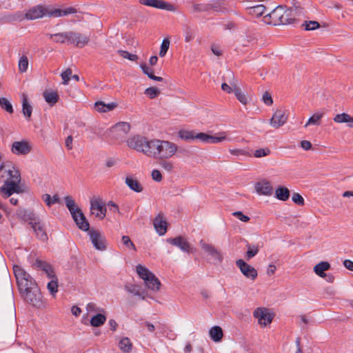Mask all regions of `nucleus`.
I'll use <instances>...</instances> for the list:
<instances>
[{"instance_id":"nucleus-1","label":"nucleus","mask_w":353,"mask_h":353,"mask_svg":"<svg viewBox=\"0 0 353 353\" xmlns=\"http://www.w3.org/2000/svg\"><path fill=\"white\" fill-rule=\"evenodd\" d=\"M21 173L19 168L12 162L3 163L0 165V182L3 185L0 187V195L8 199L14 193H20Z\"/></svg>"},{"instance_id":"nucleus-2","label":"nucleus","mask_w":353,"mask_h":353,"mask_svg":"<svg viewBox=\"0 0 353 353\" xmlns=\"http://www.w3.org/2000/svg\"><path fill=\"white\" fill-rule=\"evenodd\" d=\"M178 146L172 142L152 139L149 157L158 159H170L176 154Z\"/></svg>"},{"instance_id":"nucleus-3","label":"nucleus","mask_w":353,"mask_h":353,"mask_svg":"<svg viewBox=\"0 0 353 353\" xmlns=\"http://www.w3.org/2000/svg\"><path fill=\"white\" fill-rule=\"evenodd\" d=\"M65 205L70 211L71 216L77 227L83 231H88L90 224L81 210L77 205L74 200L70 196L64 197Z\"/></svg>"},{"instance_id":"nucleus-4","label":"nucleus","mask_w":353,"mask_h":353,"mask_svg":"<svg viewBox=\"0 0 353 353\" xmlns=\"http://www.w3.org/2000/svg\"><path fill=\"white\" fill-rule=\"evenodd\" d=\"M139 276L144 281L145 286L153 292H158L160 289L161 282L157 277L147 268L139 264L136 267Z\"/></svg>"},{"instance_id":"nucleus-5","label":"nucleus","mask_w":353,"mask_h":353,"mask_svg":"<svg viewBox=\"0 0 353 353\" xmlns=\"http://www.w3.org/2000/svg\"><path fill=\"white\" fill-rule=\"evenodd\" d=\"M13 271L20 293L30 290L32 284H37L34 279L20 266L14 265Z\"/></svg>"},{"instance_id":"nucleus-6","label":"nucleus","mask_w":353,"mask_h":353,"mask_svg":"<svg viewBox=\"0 0 353 353\" xmlns=\"http://www.w3.org/2000/svg\"><path fill=\"white\" fill-rule=\"evenodd\" d=\"M128 145L139 152H143L149 157L150 151V140L145 137L137 135L131 137L128 141Z\"/></svg>"},{"instance_id":"nucleus-7","label":"nucleus","mask_w":353,"mask_h":353,"mask_svg":"<svg viewBox=\"0 0 353 353\" xmlns=\"http://www.w3.org/2000/svg\"><path fill=\"white\" fill-rule=\"evenodd\" d=\"M32 286L33 287L30 288V290L21 292V294L27 303L32 306L39 307L42 305L41 293L37 284L33 283Z\"/></svg>"},{"instance_id":"nucleus-8","label":"nucleus","mask_w":353,"mask_h":353,"mask_svg":"<svg viewBox=\"0 0 353 353\" xmlns=\"http://www.w3.org/2000/svg\"><path fill=\"white\" fill-rule=\"evenodd\" d=\"M253 316L261 327H266L272 323L274 314L267 307H259L253 312Z\"/></svg>"},{"instance_id":"nucleus-9","label":"nucleus","mask_w":353,"mask_h":353,"mask_svg":"<svg viewBox=\"0 0 353 353\" xmlns=\"http://www.w3.org/2000/svg\"><path fill=\"white\" fill-rule=\"evenodd\" d=\"M87 232L94 248L97 250L104 251L106 249V239L103 232L93 228Z\"/></svg>"},{"instance_id":"nucleus-10","label":"nucleus","mask_w":353,"mask_h":353,"mask_svg":"<svg viewBox=\"0 0 353 353\" xmlns=\"http://www.w3.org/2000/svg\"><path fill=\"white\" fill-rule=\"evenodd\" d=\"M199 245L202 250L211 256L214 263H221L223 261V256L213 245L208 243L203 239L199 241Z\"/></svg>"},{"instance_id":"nucleus-11","label":"nucleus","mask_w":353,"mask_h":353,"mask_svg":"<svg viewBox=\"0 0 353 353\" xmlns=\"http://www.w3.org/2000/svg\"><path fill=\"white\" fill-rule=\"evenodd\" d=\"M285 13V7L279 6L271 12L264 16V21L273 26H279L282 21L281 18Z\"/></svg>"},{"instance_id":"nucleus-12","label":"nucleus","mask_w":353,"mask_h":353,"mask_svg":"<svg viewBox=\"0 0 353 353\" xmlns=\"http://www.w3.org/2000/svg\"><path fill=\"white\" fill-rule=\"evenodd\" d=\"M90 212L99 219L105 216L106 208L101 199L93 198L90 200Z\"/></svg>"},{"instance_id":"nucleus-13","label":"nucleus","mask_w":353,"mask_h":353,"mask_svg":"<svg viewBox=\"0 0 353 353\" xmlns=\"http://www.w3.org/2000/svg\"><path fill=\"white\" fill-rule=\"evenodd\" d=\"M10 150L16 155H26L32 150V145L27 140L16 141L12 143Z\"/></svg>"},{"instance_id":"nucleus-14","label":"nucleus","mask_w":353,"mask_h":353,"mask_svg":"<svg viewBox=\"0 0 353 353\" xmlns=\"http://www.w3.org/2000/svg\"><path fill=\"white\" fill-rule=\"evenodd\" d=\"M130 125L127 122H119L110 129V136L119 139L124 137L130 131Z\"/></svg>"},{"instance_id":"nucleus-15","label":"nucleus","mask_w":353,"mask_h":353,"mask_svg":"<svg viewBox=\"0 0 353 353\" xmlns=\"http://www.w3.org/2000/svg\"><path fill=\"white\" fill-rule=\"evenodd\" d=\"M236 265L240 269L241 273L248 279L254 280L257 277L256 270L243 259L237 260Z\"/></svg>"},{"instance_id":"nucleus-16","label":"nucleus","mask_w":353,"mask_h":353,"mask_svg":"<svg viewBox=\"0 0 353 353\" xmlns=\"http://www.w3.org/2000/svg\"><path fill=\"white\" fill-rule=\"evenodd\" d=\"M33 266L38 270L43 272L48 279L57 276L52 265L45 261L37 259L34 262Z\"/></svg>"},{"instance_id":"nucleus-17","label":"nucleus","mask_w":353,"mask_h":353,"mask_svg":"<svg viewBox=\"0 0 353 353\" xmlns=\"http://www.w3.org/2000/svg\"><path fill=\"white\" fill-rule=\"evenodd\" d=\"M141 4L161 10L174 11V6L162 0H139Z\"/></svg>"},{"instance_id":"nucleus-18","label":"nucleus","mask_w":353,"mask_h":353,"mask_svg":"<svg viewBox=\"0 0 353 353\" xmlns=\"http://www.w3.org/2000/svg\"><path fill=\"white\" fill-rule=\"evenodd\" d=\"M288 120V116L285 110L279 109L276 110L270 120V125L274 128H279L283 126Z\"/></svg>"},{"instance_id":"nucleus-19","label":"nucleus","mask_w":353,"mask_h":353,"mask_svg":"<svg viewBox=\"0 0 353 353\" xmlns=\"http://www.w3.org/2000/svg\"><path fill=\"white\" fill-rule=\"evenodd\" d=\"M48 8L42 6H37L28 10L25 14V19L34 20L47 16Z\"/></svg>"},{"instance_id":"nucleus-20","label":"nucleus","mask_w":353,"mask_h":353,"mask_svg":"<svg viewBox=\"0 0 353 353\" xmlns=\"http://www.w3.org/2000/svg\"><path fill=\"white\" fill-rule=\"evenodd\" d=\"M69 40L70 44H75L78 48H83L88 44L90 37L85 34L70 31V39Z\"/></svg>"},{"instance_id":"nucleus-21","label":"nucleus","mask_w":353,"mask_h":353,"mask_svg":"<svg viewBox=\"0 0 353 353\" xmlns=\"http://www.w3.org/2000/svg\"><path fill=\"white\" fill-rule=\"evenodd\" d=\"M167 241L172 245L179 248L183 252L188 253L192 252L190 243L183 236H180L173 239H168Z\"/></svg>"},{"instance_id":"nucleus-22","label":"nucleus","mask_w":353,"mask_h":353,"mask_svg":"<svg viewBox=\"0 0 353 353\" xmlns=\"http://www.w3.org/2000/svg\"><path fill=\"white\" fill-rule=\"evenodd\" d=\"M256 192L261 195L270 196L273 192L271 183L268 180H263L256 183Z\"/></svg>"},{"instance_id":"nucleus-23","label":"nucleus","mask_w":353,"mask_h":353,"mask_svg":"<svg viewBox=\"0 0 353 353\" xmlns=\"http://www.w3.org/2000/svg\"><path fill=\"white\" fill-rule=\"evenodd\" d=\"M154 227L157 232L160 235H164L167 232V222L161 214H158L153 221Z\"/></svg>"},{"instance_id":"nucleus-24","label":"nucleus","mask_w":353,"mask_h":353,"mask_svg":"<svg viewBox=\"0 0 353 353\" xmlns=\"http://www.w3.org/2000/svg\"><path fill=\"white\" fill-rule=\"evenodd\" d=\"M77 12V10L72 7H68L65 9H48L47 16L52 17H64L70 14H74Z\"/></svg>"},{"instance_id":"nucleus-25","label":"nucleus","mask_w":353,"mask_h":353,"mask_svg":"<svg viewBox=\"0 0 353 353\" xmlns=\"http://www.w3.org/2000/svg\"><path fill=\"white\" fill-rule=\"evenodd\" d=\"M54 42L70 44V32H59L48 34Z\"/></svg>"},{"instance_id":"nucleus-26","label":"nucleus","mask_w":353,"mask_h":353,"mask_svg":"<svg viewBox=\"0 0 353 353\" xmlns=\"http://www.w3.org/2000/svg\"><path fill=\"white\" fill-rule=\"evenodd\" d=\"M18 216L23 221L28 222L31 225L38 220L36 214L32 210H21L18 212Z\"/></svg>"},{"instance_id":"nucleus-27","label":"nucleus","mask_w":353,"mask_h":353,"mask_svg":"<svg viewBox=\"0 0 353 353\" xmlns=\"http://www.w3.org/2000/svg\"><path fill=\"white\" fill-rule=\"evenodd\" d=\"M117 107V103L112 102L105 103L103 101H97L94 103V108L99 112H107L114 110Z\"/></svg>"},{"instance_id":"nucleus-28","label":"nucleus","mask_w":353,"mask_h":353,"mask_svg":"<svg viewBox=\"0 0 353 353\" xmlns=\"http://www.w3.org/2000/svg\"><path fill=\"white\" fill-rule=\"evenodd\" d=\"M31 227L39 239L42 241L47 239V234L43 229V225L40 223L39 220L34 221Z\"/></svg>"},{"instance_id":"nucleus-29","label":"nucleus","mask_w":353,"mask_h":353,"mask_svg":"<svg viewBox=\"0 0 353 353\" xmlns=\"http://www.w3.org/2000/svg\"><path fill=\"white\" fill-rule=\"evenodd\" d=\"M330 268V264L327 261H321L314 267V272L320 277L325 276V271Z\"/></svg>"},{"instance_id":"nucleus-30","label":"nucleus","mask_w":353,"mask_h":353,"mask_svg":"<svg viewBox=\"0 0 353 353\" xmlns=\"http://www.w3.org/2000/svg\"><path fill=\"white\" fill-rule=\"evenodd\" d=\"M290 194V190L284 186H279L275 190V197L282 201L288 200Z\"/></svg>"},{"instance_id":"nucleus-31","label":"nucleus","mask_w":353,"mask_h":353,"mask_svg":"<svg viewBox=\"0 0 353 353\" xmlns=\"http://www.w3.org/2000/svg\"><path fill=\"white\" fill-rule=\"evenodd\" d=\"M104 313L105 312H101L94 314L90 319V325L95 327L103 325L106 321V316Z\"/></svg>"},{"instance_id":"nucleus-32","label":"nucleus","mask_w":353,"mask_h":353,"mask_svg":"<svg viewBox=\"0 0 353 353\" xmlns=\"http://www.w3.org/2000/svg\"><path fill=\"white\" fill-rule=\"evenodd\" d=\"M211 339L214 342H219L223 338V331L221 327L214 326L209 331Z\"/></svg>"},{"instance_id":"nucleus-33","label":"nucleus","mask_w":353,"mask_h":353,"mask_svg":"<svg viewBox=\"0 0 353 353\" xmlns=\"http://www.w3.org/2000/svg\"><path fill=\"white\" fill-rule=\"evenodd\" d=\"M126 185L133 191L136 192H141L143 190V188L140 183L137 180L130 176L125 178Z\"/></svg>"},{"instance_id":"nucleus-34","label":"nucleus","mask_w":353,"mask_h":353,"mask_svg":"<svg viewBox=\"0 0 353 353\" xmlns=\"http://www.w3.org/2000/svg\"><path fill=\"white\" fill-rule=\"evenodd\" d=\"M247 10L250 14L259 17L264 14L265 7L262 4H258L256 6L248 7Z\"/></svg>"},{"instance_id":"nucleus-35","label":"nucleus","mask_w":353,"mask_h":353,"mask_svg":"<svg viewBox=\"0 0 353 353\" xmlns=\"http://www.w3.org/2000/svg\"><path fill=\"white\" fill-rule=\"evenodd\" d=\"M246 248L247 252L245 253V257L247 260H250L258 254L260 249V245L259 244L248 243L246 245Z\"/></svg>"},{"instance_id":"nucleus-36","label":"nucleus","mask_w":353,"mask_h":353,"mask_svg":"<svg viewBox=\"0 0 353 353\" xmlns=\"http://www.w3.org/2000/svg\"><path fill=\"white\" fill-rule=\"evenodd\" d=\"M196 133V132L193 130L182 129L178 132V136L182 140L191 141L195 140Z\"/></svg>"},{"instance_id":"nucleus-37","label":"nucleus","mask_w":353,"mask_h":353,"mask_svg":"<svg viewBox=\"0 0 353 353\" xmlns=\"http://www.w3.org/2000/svg\"><path fill=\"white\" fill-rule=\"evenodd\" d=\"M43 97L46 101L50 105L55 104L59 100L58 94L53 90H46L43 92Z\"/></svg>"},{"instance_id":"nucleus-38","label":"nucleus","mask_w":353,"mask_h":353,"mask_svg":"<svg viewBox=\"0 0 353 353\" xmlns=\"http://www.w3.org/2000/svg\"><path fill=\"white\" fill-rule=\"evenodd\" d=\"M228 140L226 132H220L214 135L210 134L209 144H216Z\"/></svg>"},{"instance_id":"nucleus-39","label":"nucleus","mask_w":353,"mask_h":353,"mask_svg":"<svg viewBox=\"0 0 353 353\" xmlns=\"http://www.w3.org/2000/svg\"><path fill=\"white\" fill-rule=\"evenodd\" d=\"M324 113L321 112H317L314 113L312 117H310L305 124V128H307L310 125H319L320 124V121L323 117Z\"/></svg>"},{"instance_id":"nucleus-40","label":"nucleus","mask_w":353,"mask_h":353,"mask_svg":"<svg viewBox=\"0 0 353 353\" xmlns=\"http://www.w3.org/2000/svg\"><path fill=\"white\" fill-rule=\"evenodd\" d=\"M119 347L123 352H130L132 350V343L128 337L122 338L119 342Z\"/></svg>"},{"instance_id":"nucleus-41","label":"nucleus","mask_w":353,"mask_h":353,"mask_svg":"<svg viewBox=\"0 0 353 353\" xmlns=\"http://www.w3.org/2000/svg\"><path fill=\"white\" fill-rule=\"evenodd\" d=\"M85 309L87 311V314H94V313L99 314L101 312H105V310L103 308L98 306L95 303H93V302L88 303L86 305Z\"/></svg>"},{"instance_id":"nucleus-42","label":"nucleus","mask_w":353,"mask_h":353,"mask_svg":"<svg viewBox=\"0 0 353 353\" xmlns=\"http://www.w3.org/2000/svg\"><path fill=\"white\" fill-rule=\"evenodd\" d=\"M22 111L23 115L26 118H30L32 114V106L28 103L27 97L23 94L22 99Z\"/></svg>"},{"instance_id":"nucleus-43","label":"nucleus","mask_w":353,"mask_h":353,"mask_svg":"<svg viewBox=\"0 0 353 353\" xmlns=\"http://www.w3.org/2000/svg\"><path fill=\"white\" fill-rule=\"evenodd\" d=\"M50 281L47 284V288L50 294L54 296L58 291V279L57 276L50 279Z\"/></svg>"},{"instance_id":"nucleus-44","label":"nucleus","mask_w":353,"mask_h":353,"mask_svg":"<svg viewBox=\"0 0 353 353\" xmlns=\"http://www.w3.org/2000/svg\"><path fill=\"white\" fill-rule=\"evenodd\" d=\"M292 10L291 9H287L285 8V13L283 14L282 20L281 25H287L290 24L294 21V17H292Z\"/></svg>"},{"instance_id":"nucleus-45","label":"nucleus","mask_w":353,"mask_h":353,"mask_svg":"<svg viewBox=\"0 0 353 353\" xmlns=\"http://www.w3.org/2000/svg\"><path fill=\"white\" fill-rule=\"evenodd\" d=\"M237 99L243 104L245 105L248 100L246 94L241 91V90L238 87V85L234 86V92Z\"/></svg>"},{"instance_id":"nucleus-46","label":"nucleus","mask_w":353,"mask_h":353,"mask_svg":"<svg viewBox=\"0 0 353 353\" xmlns=\"http://www.w3.org/2000/svg\"><path fill=\"white\" fill-rule=\"evenodd\" d=\"M168 159H159V165L163 169H164L168 172H172L174 168V165L172 161H168Z\"/></svg>"},{"instance_id":"nucleus-47","label":"nucleus","mask_w":353,"mask_h":353,"mask_svg":"<svg viewBox=\"0 0 353 353\" xmlns=\"http://www.w3.org/2000/svg\"><path fill=\"white\" fill-rule=\"evenodd\" d=\"M43 200L48 206H50L54 203H58L59 201V197L57 194H54L51 197L50 194H46L43 196Z\"/></svg>"},{"instance_id":"nucleus-48","label":"nucleus","mask_w":353,"mask_h":353,"mask_svg":"<svg viewBox=\"0 0 353 353\" xmlns=\"http://www.w3.org/2000/svg\"><path fill=\"white\" fill-rule=\"evenodd\" d=\"M19 70L21 72H25L28 68V59L26 56L23 55L19 60Z\"/></svg>"},{"instance_id":"nucleus-49","label":"nucleus","mask_w":353,"mask_h":353,"mask_svg":"<svg viewBox=\"0 0 353 353\" xmlns=\"http://www.w3.org/2000/svg\"><path fill=\"white\" fill-rule=\"evenodd\" d=\"M0 106L9 113L13 112V108L10 102L6 98H0Z\"/></svg>"},{"instance_id":"nucleus-50","label":"nucleus","mask_w":353,"mask_h":353,"mask_svg":"<svg viewBox=\"0 0 353 353\" xmlns=\"http://www.w3.org/2000/svg\"><path fill=\"white\" fill-rule=\"evenodd\" d=\"M350 115L347 113L338 114L334 117V121L339 123H347L350 120Z\"/></svg>"},{"instance_id":"nucleus-51","label":"nucleus","mask_w":353,"mask_h":353,"mask_svg":"<svg viewBox=\"0 0 353 353\" xmlns=\"http://www.w3.org/2000/svg\"><path fill=\"white\" fill-rule=\"evenodd\" d=\"M169 47H170V40L167 38L164 39L161 43V49H160V51H159V56L161 57H163L168 49H169Z\"/></svg>"},{"instance_id":"nucleus-52","label":"nucleus","mask_w":353,"mask_h":353,"mask_svg":"<svg viewBox=\"0 0 353 353\" xmlns=\"http://www.w3.org/2000/svg\"><path fill=\"white\" fill-rule=\"evenodd\" d=\"M125 290L134 296H141V293L139 288L136 285H126L124 288Z\"/></svg>"},{"instance_id":"nucleus-53","label":"nucleus","mask_w":353,"mask_h":353,"mask_svg":"<svg viewBox=\"0 0 353 353\" xmlns=\"http://www.w3.org/2000/svg\"><path fill=\"white\" fill-rule=\"evenodd\" d=\"M270 154V150L268 148H259L254 152V157L256 158H261L266 157Z\"/></svg>"},{"instance_id":"nucleus-54","label":"nucleus","mask_w":353,"mask_h":353,"mask_svg":"<svg viewBox=\"0 0 353 353\" xmlns=\"http://www.w3.org/2000/svg\"><path fill=\"white\" fill-rule=\"evenodd\" d=\"M145 94L150 98V99H154L159 96L160 94L159 89L154 87H150L145 90Z\"/></svg>"},{"instance_id":"nucleus-55","label":"nucleus","mask_w":353,"mask_h":353,"mask_svg":"<svg viewBox=\"0 0 353 353\" xmlns=\"http://www.w3.org/2000/svg\"><path fill=\"white\" fill-rule=\"evenodd\" d=\"M119 53L123 58L127 59L132 61H135L138 59V56L137 54H131L128 51L119 50Z\"/></svg>"},{"instance_id":"nucleus-56","label":"nucleus","mask_w":353,"mask_h":353,"mask_svg":"<svg viewBox=\"0 0 353 353\" xmlns=\"http://www.w3.org/2000/svg\"><path fill=\"white\" fill-rule=\"evenodd\" d=\"M305 30H314L319 28V23L316 21H305L303 24Z\"/></svg>"},{"instance_id":"nucleus-57","label":"nucleus","mask_w":353,"mask_h":353,"mask_svg":"<svg viewBox=\"0 0 353 353\" xmlns=\"http://www.w3.org/2000/svg\"><path fill=\"white\" fill-rule=\"evenodd\" d=\"M210 134L204 132L196 133L195 139L200 141L201 142L209 144Z\"/></svg>"},{"instance_id":"nucleus-58","label":"nucleus","mask_w":353,"mask_h":353,"mask_svg":"<svg viewBox=\"0 0 353 353\" xmlns=\"http://www.w3.org/2000/svg\"><path fill=\"white\" fill-rule=\"evenodd\" d=\"M61 76L63 79V83L64 85H68L70 78L72 77V70L70 68H68L65 71L61 73Z\"/></svg>"},{"instance_id":"nucleus-59","label":"nucleus","mask_w":353,"mask_h":353,"mask_svg":"<svg viewBox=\"0 0 353 353\" xmlns=\"http://www.w3.org/2000/svg\"><path fill=\"white\" fill-rule=\"evenodd\" d=\"M122 243L128 248L136 250V248L133 242L128 236H123L121 238Z\"/></svg>"},{"instance_id":"nucleus-60","label":"nucleus","mask_w":353,"mask_h":353,"mask_svg":"<svg viewBox=\"0 0 353 353\" xmlns=\"http://www.w3.org/2000/svg\"><path fill=\"white\" fill-rule=\"evenodd\" d=\"M237 85V84L235 82H233L231 83V85H229L226 83H223L221 84V89L227 92V93H232L234 92V86Z\"/></svg>"},{"instance_id":"nucleus-61","label":"nucleus","mask_w":353,"mask_h":353,"mask_svg":"<svg viewBox=\"0 0 353 353\" xmlns=\"http://www.w3.org/2000/svg\"><path fill=\"white\" fill-rule=\"evenodd\" d=\"M292 200L294 203L299 205H304V199L303 196L299 193H294L292 196Z\"/></svg>"},{"instance_id":"nucleus-62","label":"nucleus","mask_w":353,"mask_h":353,"mask_svg":"<svg viewBox=\"0 0 353 353\" xmlns=\"http://www.w3.org/2000/svg\"><path fill=\"white\" fill-rule=\"evenodd\" d=\"M232 215L243 222H248L250 217L243 214L241 211L234 212Z\"/></svg>"},{"instance_id":"nucleus-63","label":"nucleus","mask_w":353,"mask_h":353,"mask_svg":"<svg viewBox=\"0 0 353 353\" xmlns=\"http://www.w3.org/2000/svg\"><path fill=\"white\" fill-rule=\"evenodd\" d=\"M229 152L232 155H235V156L248 155V152L243 149H237V148L229 149Z\"/></svg>"},{"instance_id":"nucleus-64","label":"nucleus","mask_w":353,"mask_h":353,"mask_svg":"<svg viewBox=\"0 0 353 353\" xmlns=\"http://www.w3.org/2000/svg\"><path fill=\"white\" fill-rule=\"evenodd\" d=\"M152 178L155 181H161L162 180V175L161 172L158 170H153L152 172Z\"/></svg>"}]
</instances>
